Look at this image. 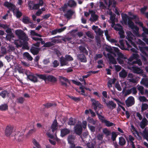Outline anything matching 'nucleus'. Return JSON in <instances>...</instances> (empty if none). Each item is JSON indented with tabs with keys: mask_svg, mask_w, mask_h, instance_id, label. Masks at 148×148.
I'll return each mask as SVG.
<instances>
[{
	"mask_svg": "<svg viewBox=\"0 0 148 148\" xmlns=\"http://www.w3.org/2000/svg\"><path fill=\"white\" fill-rule=\"evenodd\" d=\"M15 33L19 39L23 40L22 48L24 49L29 50V47H28V43L27 41L28 40V38L26 34L21 29L16 30Z\"/></svg>",
	"mask_w": 148,
	"mask_h": 148,
	"instance_id": "nucleus-1",
	"label": "nucleus"
},
{
	"mask_svg": "<svg viewBox=\"0 0 148 148\" xmlns=\"http://www.w3.org/2000/svg\"><path fill=\"white\" fill-rule=\"evenodd\" d=\"M121 15L122 20L124 24L127 25V24H130V25H133L134 23L132 21V20L135 19L136 18V15H132L133 17H131L128 16L126 14L122 13Z\"/></svg>",
	"mask_w": 148,
	"mask_h": 148,
	"instance_id": "nucleus-2",
	"label": "nucleus"
},
{
	"mask_svg": "<svg viewBox=\"0 0 148 148\" xmlns=\"http://www.w3.org/2000/svg\"><path fill=\"white\" fill-rule=\"evenodd\" d=\"M91 101L92 102V106L93 107V109L96 113L97 111H99L100 109L103 108V106L98 101L94 99H91Z\"/></svg>",
	"mask_w": 148,
	"mask_h": 148,
	"instance_id": "nucleus-3",
	"label": "nucleus"
},
{
	"mask_svg": "<svg viewBox=\"0 0 148 148\" xmlns=\"http://www.w3.org/2000/svg\"><path fill=\"white\" fill-rule=\"evenodd\" d=\"M3 5L7 7L10 11H12L14 14L15 13V11L16 8V6L13 3L8 1H5L3 4Z\"/></svg>",
	"mask_w": 148,
	"mask_h": 148,
	"instance_id": "nucleus-4",
	"label": "nucleus"
},
{
	"mask_svg": "<svg viewBox=\"0 0 148 148\" xmlns=\"http://www.w3.org/2000/svg\"><path fill=\"white\" fill-rule=\"evenodd\" d=\"M129 27L133 29V33L134 35L137 36L139 37L140 35L138 33L139 28L136 25H134V23L133 25H130V24H128Z\"/></svg>",
	"mask_w": 148,
	"mask_h": 148,
	"instance_id": "nucleus-5",
	"label": "nucleus"
},
{
	"mask_svg": "<svg viewBox=\"0 0 148 148\" xmlns=\"http://www.w3.org/2000/svg\"><path fill=\"white\" fill-rule=\"evenodd\" d=\"M125 102L127 107L131 106L135 103L134 98L132 96L129 97L125 101Z\"/></svg>",
	"mask_w": 148,
	"mask_h": 148,
	"instance_id": "nucleus-6",
	"label": "nucleus"
},
{
	"mask_svg": "<svg viewBox=\"0 0 148 148\" xmlns=\"http://www.w3.org/2000/svg\"><path fill=\"white\" fill-rule=\"evenodd\" d=\"M13 129L14 127L13 126L10 125L7 126L6 127L5 131V135L7 136H10L12 133Z\"/></svg>",
	"mask_w": 148,
	"mask_h": 148,
	"instance_id": "nucleus-7",
	"label": "nucleus"
},
{
	"mask_svg": "<svg viewBox=\"0 0 148 148\" xmlns=\"http://www.w3.org/2000/svg\"><path fill=\"white\" fill-rule=\"evenodd\" d=\"M82 128L81 125L77 124L74 127V131L75 133L78 135H80L82 132Z\"/></svg>",
	"mask_w": 148,
	"mask_h": 148,
	"instance_id": "nucleus-8",
	"label": "nucleus"
},
{
	"mask_svg": "<svg viewBox=\"0 0 148 148\" xmlns=\"http://www.w3.org/2000/svg\"><path fill=\"white\" fill-rule=\"evenodd\" d=\"M137 92V91L136 90V88L135 87H133L130 89L127 90L125 93V95L127 96L129 95L131 93H132L133 94L136 95Z\"/></svg>",
	"mask_w": 148,
	"mask_h": 148,
	"instance_id": "nucleus-9",
	"label": "nucleus"
},
{
	"mask_svg": "<svg viewBox=\"0 0 148 148\" xmlns=\"http://www.w3.org/2000/svg\"><path fill=\"white\" fill-rule=\"evenodd\" d=\"M70 132V130L66 128L62 129L60 130V136L63 137L69 134Z\"/></svg>",
	"mask_w": 148,
	"mask_h": 148,
	"instance_id": "nucleus-10",
	"label": "nucleus"
},
{
	"mask_svg": "<svg viewBox=\"0 0 148 148\" xmlns=\"http://www.w3.org/2000/svg\"><path fill=\"white\" fill-rule=\"evenodd\" d=\"M59 61L60 63V66H63L67 65L68 63L65 57L63 56L60 58Z\"/></svg>",
	"mask_w": 148,
	"mask_h": 148,
	"instance_id": "nucleus-11",
	"label": "nucleus"
},
{
	"mask_svg": "<svg viewBox=\"0 0 148 148\" xmlns=\"http://www.w3.org/2000/svg\"><path fill=\"white\" fill-rule=\"evenodd\" d=\"M78 59L82 62L86 63L87 62L86 58L85 55L83 54H79L77 56Z\"/></svg>",
	"mask_w": 148,
	"mask_h": 148,
	"instance_id": "nucleus-12",
	"label": "nucleus"
},
{
	"mask_svg": "<svg viewBox=\"0 0 148 148\" xmlns=\"http://www.w3.org/2000/svg\"><path fill=\"white\" fill-rule=\"evenodd\" d=\"M107 107L109 109L112 110L116 108V104L113 101H109L106 103Z\"/></svg>",
	"mask_w": 148,
	"mask_h": 148,
	"instance_id": "nucleus-13",
	"label": "nucleus"
},
{
	"mask_svg": "<svg viewBox=\"0 0 148 148\" xmlns=\"http://www.w3.org/2000/svg\"><path fill=\"white\" fill-rule=\"evenodd\" d=\"M57 80L56 78L52 75H49L47 76V81L54 83L56 82Z\"/></svg>",
	"mask_w": 148,
	"mask_h": 148,
	"instance_id": "nucleus-14",
	"label": "nucleus"
},
{
	"mask_svg": "<svg viewBox=\"0 0 148 148\" xmlns=\"http://www.w3.org/2000/svg\"><path fill=\"white\" fill-rule=\"evenodd\" d=\"M78 49L79 50V52L82 54L88 55V51L86 49L84 46H80L78 47Z\"/></svg>",
	"mask_w": 148,
	"mask_h": 148,
	"instance_id": "nucleus-15",
	"label": "nucleus"
},
{
	"mask_svg": "<svg viewBox=\"0 0 148 148\" xmlns=\"http://www.w3.org/2000/svg\"><path fill=\"white\" fill-rule=\"evenodd\" d=\"M148 121L145 117H144L140 123V127L143 129L148 124Z\"/></svg>",
	"mask_w": 148,
	"mask_h": 148,
	"instance_id": "nucleus-16",
	"label": "nucleus"
},
{
	"mask_svg": "<svg viewBox=\"0 0 148 148\" xmlns=\"http://www.w3.org/2000/svg\"><path fill=\"white\" fill-rule=\"evenodd\" d=\"M107 55L108 58V59L110 63L114 64H115L117 63L116 59L111 54L107 53Z\"/></svg>",
	"mask_w": 148,
	"mask_h": 148,
	"instance_id": "nucleus-17",
	"label": "nucleus"
},
{
	"mask_svg": "<svg viewBox=\"0 0 148 148\" xmlns=\"http://www.w3.org/2000/svg\"><path fill=\"white\" fill-rule=\"evenodd\" d=\"M74 12L72 10L69 9L68 10L64 16L67 18H70L73 14Z\"/></svg>",
	"mask_w": 148,
	"mask_h": 148,
	"instance_id": "nucleus-18",
	"label": "nucleus"
},
{
	"mask_svg": "<svg viewBox=\"0 0 148 148\" xmlns=\"http://www.w3.org/2000/svg\"><path fill=\"white\" fill-rule=\"evenodd\" d=\"M133 72L137 74H141L143 73L142 69L138 67H134L133 68Z\"/></svg>",
	"mask_w": 148,
	"mask_h": 148,
	"instance_id": "nucleus-19",
	"label": "nucleus"
},
{
	"mask_svg": "<svg viewBox=\"0 0 148 148\" xmlns=\"http://www.w3.org/2000/svg\"><path fill=\"white\" fill-rule=\"evenodd\" d=\"M76 138V136L74 134H71L68 135L67 141L68 143L74 142Z\"/></svg>",
	"mask_w": 148,
	"mask_h": 148,
	"instance_id": "nucleus-20",
	"label": "nucleus"
},
{
	"mask_svg": "<svg viewBox=\"0 0 148 148\" xmlns=\"http://www.w3.org/2000/svg\"><path fill=\"white\" fill-rule=\"evenodd\" d=\"M39 48L34 47H32L30 49V52L34 55L37 54L39 53Z\"/></svg>",
	"mask_w": 148,
	"mask_h": 148,
	"instance_id": "nucleus-21",
	"label": "nucleus"
},
{
	"mask_svg": "<svg viewBox=\"0 0 148 148\" xmlns=\"http://www.w3.org/2000/svg\"><path fill=\"white\" fill-rule=\"evenodd\" d=\"M23 58L24 59H27L28 60L31 61L33 58L28 52L24 53L23 54Z\"/></svg>",
	"mask_w": 148,
	"mask_h": 148,
	"instance_id": "nucleus-22",
	"label": "nucleus"
},
{
	"mask_svg": "<svg viewBox=\"0 0 148 148\" xmlns=\"http://www.w3.org/2000/svg\"><path fill=\"white\" fill-rule=\"evenodd\" d=\"M116 79L115 78L113 79H110L108 81L107 83V86L109 88L112 87V84H114L115 82L116 81Z\"/></svg>",
	"mask_w": 148,
	"mask_h": 148,
	"instance_id": "nucleus-23",
	"label": "nucleus"
},
{
	"mask_svg": "<svg viewBox=\"0 0 148 148\" xmlns=\"http://www.w3.org/2000/svg\"><path fill=\"white\" fill-rule=\"evenodd\" d=\"M23 40L19 39L15 41L14 44L17 48L21 47L23 45Z\"/></svg>",
	"mask_w": 148,
	"mask_h": 148,
	"instance_id": "nucleus-24",
	"label": "nucleus"
},
{
	"mask_svg": "<svg viewBox=\"0 0 148 148\" xmlns=\"http://www.w3.org/2000/svg\"><path fill=\"white\" fill-rule=\"evenodd\" d=\"M127 75V73L125 70L124 69L119 73V76L120 77L123 78H125Z\"/></svg>",
	"mask_w": 148,
	"mask_h": 148,
	"instance_id": "nucleus-25",
	"label": "nucleus"
},
{
	"mask_svg": "<svg viewBox=\"0 0 148 148\" xmlns=\"http://www.w3.org/2000/svg\"><path fill=\"white\" fill-rule=\"evenodd\" d=\"M27 78L31 81L34 82H37L38 79L36 77L33 75H27Z\"/></svg>",
	"mask_w": 148,
	"mask_h": 148,
	"instance_id": "nucleus-26",
	"label": "nucleus"
},
{
	"mask_svg": "<svg viewBox=\"0 0 148 148\" xmlns=\"http://www.w3.org/2000/svg\"><path fill=\"white\" fill-rule=\"evenodd\" d=\"M88 122L93 125H95L97 124V120H94L92 118L88 117L87 119Z\"/></svg>",
	"mask_w": 148,
	"mask_h": 148,
	"instance_id": "nucleus-27",
	"label": "nucleus"
},
{
	"mask_svg": "<svg viewBox=\"0 0 148 148\" xmlns=\"http://www.w3.org/2000/svg\"><path fill=\"white\" fill-rule=\"evenodd\" d=\"M103 121V123H104L108 127H110L112 126H115V125L114 123L110 122L109 121L106 119Z\"/></svg>",
	"mask_w": 148,
	"mask_h": 148,
	"instance_id": "nucleus-28",
	"label": "nucleus"
},
{
	"mask_svg": "<svg viewBox=\"0 0 148 148\" xmlns=\"http://www.w3.org/2000/svg\"><path fill=\"white\" fill-rule=\"evenodd\" d=\"M9 94V92L6 90H3L0 93V96L3 98H5L6 96H8Z\"/></svg>",
	"mask_w": 148,
	"mask_h": 148,
	"instance_id": "nucleus-29",
	"label": "nucleus"
},
{
	"mask_svg": "<svg viewBox=\"0 0 148 148\" xmlns=\"http://www.w3.org/2000/svg\"><path fill=\"white\" fill-rule=\"evenodd\" d=\"M141 84L145 85L146 87H148V79L147 78H143L140 81Z\"/></svg>",
	"mask_w": 148,
	"mask_h": 148,
	"instance_id": "nucleus-30",
	"label": "nucleus"
},
{
	"mask_svg": "<svg viewBox=\"0 0 148 148\" xmlns=\"http://www.w3.org/2000/svg\"><path fill=\"white\" fill-rule=\"evenodd\" d=\"M119 144L120 146L124 145L126 143V141L125 139L122 137H120L119 138Z\"/></svg>",
	"mask_w": 148,
	"mask_h": 148,
	"instance_id": "nucleus-31",
	"label": "nucleus"
},
{
	"mask_svg": "<svg viewBox=\"0 0 148 148\" xmlns=\"http://www.w3.org/2000/svg\"><path fill=\"white\" fill-rule=\"evenodd\" d=\"M76 2L74 0H69L67 4L68 6L71 7L76 6Z\"/></svg>",
	"mask_w": 148,
	"mask_h": 148,
	"instance_id": "nucleus-32",
	"label": "nucleus"
},
{
	"mask_svg": "<svg viewBox=\"0 0 148 148\" xmlns=\"http://www.w3.org/2000/svg\"><path fill=\"white\" fill-rule=\"evenodd\" d=\"M15 13L16 16L17 18H20L22 16V13L19 10L18 8L16 9Z\"/></svg>",
	"mask_w": 148,
	"mask_h": 148,
	"instance_id": "nucleus-33",
	"label": "nucleus"
},
{
	"mask_svg": "<svg viewBox=\"0 0 148 148\" xmlns=\"http://www.w3.org/2000/svg\"><path fill=\"white\" fill-rule=\"evenodd\" d=\"M47 76L45 74H38L37 75L38 77L40 79L44 80L45 82L47 81Z\"/></svg>",
	"mask_w": 148,
	"mask_h": 148,
	"instance_id": "nucleus-34",
	"label": "nucleus"
},
{
	"mask_svg": "<svg viewBox=\"0 0 148 148\" xmlns=\"http://www.w3.org/2000/svg\"><path fill=\"white\" fill-rule=\"evenodd\" d=\"M75 123V120L72 117H70L69 120V121L68 123V125H74Z\"/></svg>",
	"mask_w": 148,
	"mask_h": 148,
	"instance_id": "nucleus-35",
	"label": "nucleus"
},
{
	"mask_svg": "<svg viewBox=\"0 0 148 148\" xmlns=\"http://www.w3.org/2000/svg\"><path fill=\"white\" fill-rule=\"evenodd\" d=\"M106 51L112 54L115 57L116 56V53L113 51L112 49L110 47H106L105 48Z\"/></svg>",
	"mask_w": 148,
	"mask_h": 148,
	"instance_id": "nucleus-36",
	"label": "nucleus"
},
{
	"mask_svg": "<svg viewBox=\"0 0 148 148\" xmlns=\"http://www.w3.org/2000/svg\"><path fill=\"white\" fill-rule=\"evenodd\" d=\"M22 21L23 23L26 24H27L31 23L29 17L27 16H25L23 17L22 19Z\"/></svg>",
	"mask_w": 148,
	"mask_h": 148,
	"instance_id": "nucleus-37",
	"label": "nucleus"
},
{
	"mask_svg": "<svg viewBox=\"0 0 148 148\" xmlns=\"http://www.w3.org/2000/svg\"><path fill=\"white\" fill-rule=\"evenodd\" d=\"M137 64L138 65L141 66L142 65V63L141 60L140 59H137L135 61H134L132 62V64Z\"/></svg>",
	"mask_w": 148,
	"mask_h": 148,
	"instance_id": "nucleus-38",
	"label": "nucleus"
},
{
	"mask_svg": "<svg viewBox=\"0 0 148 148\" xmlns=\"http://www.w3.org/2000/svg\"><path fill=\"white\" fill-rule=\"evenodd\" d=\"M96 113L97 115L98 116V117L99 119L101 121L102 123H103V120H105L104 119H105L104 116L101 115V114L99 113V111H97Z\"/></svg>",
	"mask_w": 148,
	"mask_h": 148,
	"instance_id": "nucleus-39",
	"label": "nucleus"
},
{
	"mask_svg": "<svg viewBox=\"0 0 148 148\" xmlns=\"http://www.w3.org/2000/svg\"><path fill=\"white\" fill-rule=\"evenodd\" d=\"M103 132L107 136H110L111 134V131L108 130L107 128H103Z\"/></svg>",
	"mask_w": 148,
	"mask_h": 148,
	"instance_id": "nucleus-40",
	"label": "nucleus"
},
{
	"mask_svg": "<svg viewBox=\"0 0 148 148\" xmlns=\"http://www.w3.org/2000/svg\"><path fill=\"white\" fill-rule=\"evenodd\" d=\"M8 109V106L6 104H4L0 106V110L5 111Z\"/></svg>",
	"mask_w": 148,
	"mask_h": 148,
	"instance_id": "nucleus-41",
	"label": "nucleus"
},
{
	"mask_svg": "<svg viewBox=\"0 0 148 148\" xmlns=\"http://www.w3.org/2000/svg\"><path fill=\"white\" fill-rule=\"evenodd\" d=\"M68 5L67 4L65 3L63 6L59 8V10L60 11H62L64 13H65L66 12V9L68 8Z\"/></svg>",
	"mask_w": 148,
	"mask_h": 148,
	"instance_id": "nucleus-42",
	"label": "nucleus"
},
{
	"mask_svg": "<svg viewBox=\"0 0 148 148\" xmlns=\"http://www.w3.org/2000/svg\"><path fill=\"white\" fill-rule=\"evenodd\" d=\"M147 109H148V105L147 104L144 103L142 104L141 108L142 112H143L145 110H147Z\"/></svg>",
	"mask_w": 148,
	"mask_h": 148,
	"instance_id": "nucleus-43",
	"label": "nucleus"
},
{
	"mask_svg": "<svg viewBox=\"0 0 148 148\" xmlns=\"http://www.w3.org/2000/svg\"><path fill=\"white\" fill-rule=\"evenodd\" d=\"M14 37V35L13 33L7 34L6 36L7 40H10L12 38Z\"/></svg>",
	"mask_w": 148,
	"mask_h": 148,
	"instance_id": "nucleus-44",
	"label": "nucleus"
},
{
	"mask_svg": "<svg viewBox=\"0 0 148 148\" xmlns=\"http://www.w3.org/2000/svg\"><path fill=\"white\" fill-rule=\"evenodd\" d=\"M54 44H53L50 42H47L44 44L43 47H49L53 46Z\"/></svg>",
	"mask_w": 148,
	"mask_h": 148,
	"instance_id": "nucleus-45",
	"label": "nucleus"
},
{
	"mask_svg": "<svg viewBox=\"0 0 148 148\" xmlns=\"http://www.w3.org/2000/svg\"><path fill=\"white\" fill-rule=\"evenodd\" d=\"M143 136L146 139L148 138V130L145 128L143 131Z\"/></svg>",
	"mask_w": 148,
	"mask_h": 148,
	"instance_id": "nucleus-46",
	"label": "nucleus"
},
{
	"mask_svg": "<svg viewBox=\"0 0 148 148\" xmlns=\"http://www.w3.org/2000/svg\"><path fill=\"white\" fill-rule=\"evenodd\" d=\"M125 138L127 141L128 142H129V141H130V143H132V142H134L133 141H134L135 139L131 135H129V136L128 139L126 137H125Z\"/></svg>",
	"mask_w": 148,
	"mask_h": 148,
	"instance_id": "nucleus-47",
	"label": "nucleus"
},
{
	"mask_svg": "<svg viewBox=\"0 0 148 148\" xmlns=\"http://www.w3.org/2000/svg\"><path fill=\"white\" fill-rule=\"evenodd\" d=\"M65 57L68 62L69 61H72L73 60V57L70 55H66Z\"/></svg>",
	"mask_w": 148,
	"mask_h": 148,
	"instance_id": "nucleus-48",
	"label": "nucleus"
},
{
	"mask_svg": "<svg viewBox=\"0 0 148 148\" xmlns=\"http://www.w3.org/2000/svg\"><path fill=\"white\" fill-rule=\"evenodd\" d=\"M30 33L31 35L33 36H36L39 37H42V36L40 34H38L33 30H31Z\"/></svg>",
	"mask_w": 148,
	"mask_h": 148,
	"instance_id": "nucleus-49",
	"label": "nucleus"
},
{
	"mask_svg": "<svg viewBox=\"0 0 148 148\" xmlns=\"http://www.w3.org/2000/svg\"><path fill=\"white\" fill-rule=\"evenodd\" d=\"M59 79L61 81H62V80L63 81H64L66 82H67L68 83L70 84V80L62 76H59Z\"/></svg>",
	"mask_w": 148,
	"mask_h": 148,
	"instance_id": "nucleus-50",
	"label": "nucleus"
},
{
	"mask_svg": "<svg viewBox=\"0 0 148 148\" xmlns=\"http://www.w3.org/2000/svg\"><path fill=\"white\" fill-rule=\"evenodd\" d=\"M117 136V135L115 132H112L111 139L113 141H114L116 140Z\"/></svg>",
	"mask_w": 148,
	"mask_h": 148,
	"instance_id": "nucleus-51",
	"label": "nucleus"
},
{
	"mask_svg": "<svg viewBox=\"0 0 148 148\" xmlns=\"http://www.w3.org/2000/svg\"><path fill=\"white\" fill-rule=\"evenodd\" d=\"M86 34L88 37L90 38L93 39L94 38V36L89 31L86 32Z\"/></svg>",
	"mask_w": 148,
	"mask_h": 148,
	"instance_id": "nucleus-52",
	"label": "nucleus"
},
{
	"mask_svg": "<svg viewBox=\"0 0 148 148\" xmlns=\"http://www.w3.org/2000/svg\"><path fill=\"white\" fill-rule=\"evenodd\" d=\"M137 89L141 95H143L144 94V87L143 86H139L138 87Z\"/></svg>",
	"mask_w": 148,
	"mask_h": 148,
	"instance_id": "nucleus-53",
	"label": "nucleus"
},
{
	"mask_svg": "<svg viewBox=\"0 0 148 148\" xmlns=\"http://www.w3.org/2000/svg\"><path fill=\"white\" fill-rule=\"evenodd\" d=\"M86 145L88 148H95V145L92 143L88 142L86 144Z\"/></svg>",
	"mask_w": 148,
	"mask_h": 148,
	"instance_id": "nucleus-54",
	"label": "nucleus"
},
{
	"mask_svg": "<svg viewBox=\"0 0 148 148\" xmlns=\"http://www.w3.org/2000/svg\"><path fill=\"white\" fill-rule=\"evenodd\" d=\"M53 66L54 68L58 66L59 65V62L57 60H54L52 62Z\"/></svg>",
	"mask_w": 148,
	"mask_h": 148,
	"instance_id": "nucleus-55",
	"label": "nucleus"
},
{
	"mask_svg": "<svg viewBox=\"0 0 148 148\" xmlns=\"http://www.w3.org/2000/svg\"><path fill=\"white\" fill-rule=\"evenodd\" d=\"M88 126L91 132H94L95 131L96 128L95 127L90 125L89 124H88Z\"/></svg>",
	"mask_w": 148,
	"mask_h": 148,
	"instance_id": "nucleus-56",
	"label": "nucleus"
},
{
	"mask_svg": "<svg viewBox=\"0 0 148 148\" xmlns=\"http://www.w3.org/2000/svg\"><path fill=\"white\" fill-rule=\"evenodd\" d=\"M69 97L73 100L75 101L78 102L80 100V98L79 97H75L69 96Z\"/></svg>",
	"mask_w": 148,
	"mask_h": 148,
	"instance_id": "nucleus-57",
	"label": "nucleus"
},
{
	"mask_svg": "<svg viewBox=\"0 0 148 148\" xmlns=\"http://www.w3.org/2000/svg\"><path fill=\"white\" fill-rule=\"evenodd\" d=\"M17 103L21 104H22L24 101V99L23 97H19L17 98Z\"/></svg>",
	"mask_w": 148,
	"mask_h": 148,
	"instance_id": "nucleus-58",
	"label": "nucleus"
},
{
	"mask_svg": "<svg viewBox=\"0 0 148 148\" xmlns=\"http://www.w3.org/2000/svg\"><path fill=\"white\" fill-rule=\"evenodd\" d=\"M115 87L117 90L119 91H121L122 90V88L121 87L120 85L118 82H116L115 84Z\"/></svg>",
	"mask_w": 148,
	"mask_h": 148,
	"instance_id": "nucleus-59",
	"label": "nucleus"
},
{
	"mask_svg": "<svg viewBox=\"0 0 148 148\" xmlns=\"http://www.w3.org/2000/svg\"><path fill=\"white\" fill-rule=\"evenodd\" d=\"M133 35L131 34V35H128V40L129 41H130V42L131 44L133 45L134 46L135 45V44L131 40H132L133 39V38L131 37V36L132 35Z\"/></svg>",
	"mask_w": 148,
	"mask_h": 148,
	"instance_id": "nucleus-60",
	"label": "nucleus"
},
{
	"mask_svg": "<svg viewBox=\"0 0 148 148\" xmlns=\"http://www.w3.org/2000/svg\"><path fill=\"white\" fill-rule=\"evenodd\" d=\"M147 8V6H144V7L141 8L140 9V11L142 14H144Z\"/></svg>",
	"mask_w": 148,
	"mask_h": 148,
	"instance_id": "nucleus-61",
	"label": "nucleus"
},
{
	"mask_svg": "<svg viewBox=\"0 0 148 148\" xmlns=\"http://www.w3.org/2000/svg\"><path fill=\"white\" fill-rule=\"evenodd\" d=\"M7 52L6 49L5 47H2L1 48V52L3 54H6Z\"/></svg>",
	"mask_w": 148,
	"mask_h": 148,
	"instance_id": "nucleus-62",
	"label": "nucleus"
},
{
	"mask_svg": "<svg viewBox=\"0 0 148 148\" xmlns=\"http://www.w3.org/2000/svg\"><path fill=\"white\" fill-rule=\"evenodd\" d=\"M34 3L33 1H30L28 3V7L29 8V9L32 10L33 6L34 5Z\"/></svg>",
	"mask_w": 148,
	"mask_h": 148,
	"instance_id": "nucleus-63",
	"label": "nucleus"
},
{
	"mask_svg": "<svg viewBox=\"0 0 148 148\" xmlns=\"http://www.w3.org/2000/svg\"><path fill=\"white\" fill-rule=\"evenodd\" d=\"M103 56V55L102 54H99L96 55L94 57V59L96 60L98 59V58H101Z\"/></svg>",
	"mask_w": 148,
	"mask_h": 148,
	"instance_id": "nucleus-64",
	"label": "nucleus"
}]
</instances>
